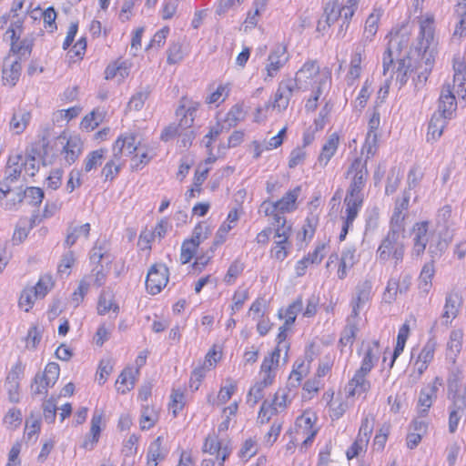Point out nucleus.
I'll list each match as a JSON object with an SVG mask.
<instances>
[{
    "label": "nucleus",
    "instance_id": "1",
    "mask_svg": "<svg viewBox=\"0 0 466 466\" xmlns=\"http://www.w3.org/2000/svg\"><path fill=\"white\" fill-rule=\"evenodd\" d=\"M368 177L367 162H363L360 158H355L346 173V177L350 178L344 198L347 209L360 211L364 200V188Z\"/></svg>",
    "mask_w": 466,
    "mask_h": 466
},
{
    "label": "nucleus",
    "instance_id": "2",
    "mask_svg": "<svg viewBox=\"0 0 466 466\" xmlns=\"http://www.w3.org/2000/svg\"><path fill=\"white\" fill-rule=\"evenodd\" d=\"M379 346V341L374 340L372 346H370L366 350L360 368L355 372L353 378L346 386L348 396H354L356 393H363L370 390V384L365 377L378 360Z\"/></svg>",
    "mask_w": 466,
    "mask_h": 466
},
{
    "label": "nucleus",
    "instance_id": "3",
    "mask_svg": "<svg viewBox=\"0 0 466 466\" xmlns=\"http://www.w3.org/2000/svg\"><path fill=\"white\" fill-rule=\"evenodd\" d=\"M433 18L427 17L423 19L420 23V34H419V43L415 47V52L418 56L420 57V62L419 67H422V64H424L425 70L431 71L432 69L434 64V56H435V47L432 46L433 42Z\"/></svg>",
    "mask_w": 466,
    "mask_h": 466
},
{
    "label": "nucleus",
    "instance_id": "4",
    "mask_svg": "<svg viewBox=\"0 0 466 466\" xmlns=\"http://www.w3.org/2000/svg\"><path fill=\"white\" fill-rule=\"evenodd\" d=\"M403 238V233L389 230L377 249L378 258L386 262L392 257L396 265L402 262L405 252Z\"/></svg>",
    "mask_w": 466,
    "mask_h": 466
},
{
    "label": "nucleus",
    "instance_id": "5",
    "mask_svg": "<svg viewBox=\"0 0 466 466\" xmlns=\"http://www.w3.org/2000/svg\"><path fill=\"white\" fill-rule=\"evenodd\" d=\"M449 391L452 394V405L450 408L449 431L454 433L460 420L466 415V388L461 389L456 381L449 383Z\"/></svg>",
    "mask_w": 466,
    "mask_h": 466
},
{
    "label": "nucleus",
    "instance_id": "6",
    "mask_svg": "<svg viewBox=\"0 0 466 466\" xmlns=\"http://www.w3.org/2000/svg\"><path fill=\"white\" fill-rule=\"evenodd\" d=\"M22 159L23 156L21 154L9 156L5 168V177L0 181V200L10 193L11 185L20 177L23 169Z\"/></svg>",
    "mask_w": 466,
    "mask_h": 466
},
{
    "label": "nucleus",
    "instance_id": "7",
    "mask_svg": "<svg viewBox=\"0 0 466 466\" xmlns=\"http://www.w3.org/2000/svg\"><path fill=\"white\" fill-rule=\"evenodd\" d=\"M301 88L302 84L299 82V78L287 77L282 79L275 94L274 107L280 111L287 109L290 98Z\"/></svg>",
    "mask_w": 466,
    "mask_h": 466
},
{
    "label": "nucleus",
    "instance_id": "8",
    "mask_svg": "<svg viewBox=\"0 0 466 466\" xmlns=\"http://www.w3.org/2000/svg\"><path fill=\"white\" fill-rule=\"evenodd\" d=\"M168 276V268L165 264H154L147 272V290L152 295L158 294L167 286Z\"/></svg>",
    "mask_w": 466,
    "mask_h": 466
},
{
    "label": "nucleus",
    "instance_id": "9",
    "mask_svg": "<svg viewBox=\"0 0 466 466\" xmlns=\"http://www.w3.org/2000/svg\"><path fill=\"white\" fill-rule=\"evenodd\" d=\"M268 64L266 66L267 76L265 80L268 78H273L279 70L284 66V65L289 61V56L287 54V47L284 45L279 44L274 46L268 56Z\"/></svg>",
    "mask_w": 466,
    "mask_h": 466
},
{
    "label": "nucleus",
    "instance_id": "10",
    "mask_svg": "<svg viewBox=\"0 0 466 466\" xmlns=\"http://www.w3.org/2000/svg\"><path fill=\"white\" fill-rule=\"evenodd\" d=\"M140 146L137 143V135L133 132H127L120 135L113 145V153L116 159H121L123 154L127 156L133 155Z\"/></svg>",
    "mask_w": 466,
    "mask_h": 466
},
{
    "label": "nucleus",
    "instance_id": "11",
    "mask_svg": "<svg viewBox=\"0 0 466 466\" xmlns=\"http://www.w3.org/2000/svg\"><path fill=\"white\" fill-rule=\"evenodd\" d=\"M55 144L62 146L68 165L75 163L82 152V141L77 136L70 137L68 139L65 136H59L56 138Z\"/></svg>",
    "mask_w": 466,
    "mask_h": 466
},
{
    "label": "nucleus",
    "instance_id": "12",
    "mask_svg": "<svg viewBox=\"0 0 466 466\" xmlns=\"http://www.w3.org/2000/svg\"><path fill=\"white\" fill-rule=\"evenodd\" d=\"M409 39L405 35H400L392 38L390 43L387 50L383 54L382 57V65H383V75H387L390 68L394 64L393 53H398L397 56L402 57L400 56L401 50L408 46Z\"/></svg>",
    "mask_w": 466,
    "mask_h": 466
},
{
    "label": "nucleus",
    "instance_id": "13",
    "mask_svg": "<svg viewBox=\"0 0 466 466\" xmlns=\"http://www.w3.org/2000/svg\"><path fill=\"white\" fill-rule=\"evenodd\" d=\"M429 222L421 221L415 223L412 228L413 248L412 255L420 257L425 251L426 246L430 240L428 235Z\"/></svg>",
    "mask_w": 466,
    "mask_h": 466
},
{
    "label": "nucleus",
    "instance_id": "14",
    "mask_svg": "<svg viewBox=\"0 0 466 466\" xmlns=\"http://www.w3.org/2000/svg\"><path fill=\"white\" fill-rule=\"evenodd\" d=\"M457 108V102L450 85L443 86L438 102V115L451 119Z\"/></svg>",
    "mask_w": 466,
    "mask_h": 466
},
{
    "label": "nucleus",
    "instance_id": "15",
    "mask_svg": "<svg viewBox=\"0 0 466 466\" xmlns=\"http://www.w3.org/2000/svg\"><path fill=\"white\" fill-rule=\"evenodd\" d=\"M380 124V115L379 111L374 110L370 120H369V131L366 136L364 148L367 150V157H372L376 153L377 143H378V134L377 130L379 129Z\"/></svg>",
    "mask_w": 466,
    "mask_h": 466
},
{
    "label": "nucleus",
    "instance_id": "16",
    "mask_svg": "<svg viewBox=\"0 0 466 466\" xmlns=\"http://www.w3.org/2000/svg\"><path fill=\"white\" fill-rule=\"evenodd\" d=\"M442 384V380L439 377L434 379L431 384H429L426 388H423L420 392L418 403L423 409L420 410L421 416H426L429 409L432 405V401L437 398L438 385Z\"/></svg>",
    "mask_w": 466,
    "mask_h": 466
},
{
    "label": "nucleus",
    "instance_id": "17",
    "mask_svg": "<svg viewBox=\"0 0 466 466\" xmlns=\"http://www.w3.org/2000/svg\"><path fill=\"white\" fill-rule=\"evenodd\" d=\"M396 59L397 66H393L392 73L397 74L396 81L400 84V88H401L407 84L409 74L413 71V67L409 56H404L403 57L397 56Z\"/></svg>",
    "mask_w": 466,
    "mask_h": 466
},
{
    "label": "nucleus",
    "instance_id": "18",
    "mask_svg": "<svg viewBox=\"0 0 466 466\" xmlns=\"http://www.w3.org/2000/svg\"><path fill=\"white\" fill-rule=\"evenodd\" d=\"M461 303L462 298L458 292L451 291L446 296L444 312L442 314V318L445 319L444 323L446 326L450 322L448 320L450 318L454 319L457 317Z\"/></svg>",
    "mask_w": 466,
    "mask_h": 466
},
{
    "label": "nucleus",
    "instance_id": "19",
    "mask_svg": "<svg viewBox=\"0 0 466 466\" xmlns=\"http://www.w3.org/2000/svg\"><path fill=\"white\" fill-rule=\"evenodd\" d=\"M371 286L370 282L365 281L356 288V297L352 300L351 317L357 318L360 309L369 301L370 297Z\"/></svg>",
    "mask_w": 466,
    "mask_h": 466
},
{
    "label": "nucleus",
    "instance_id": "20",
    "mask_svg": "<svg viewBox=\"0 0 466 466\" xmlns=\"http://www.w3.org/2000/svg\"><path fill=\"white\" fill-rule=\"evenodd\" d=\"M102 418V411L95 410L91 420L90 433L86 437L82 445L83 448L92 450L94 445L98 441L101 432Z\"/></svg>",
    "mask_w": 466,
    "mask_h": 466
},
{
    "label": "nucleus",
    "instance_id": "21",
    "mask_svg": "<svg viewBox=\"0 0 466 466\" xmlns=\"http://www.w3.org/2000/svg\"><path fill=\"white\" fill-rule=\"evenodd\" d=\"M354 247L346 248L342 253L338 269V278L343 279L347 276V269L351 268L359 260V256Z\"/></svg>",
    "mask_w": 466,
    "mask_h": 466
},
{
    "label": "nucleus",
    "instance_id": "22",
    "mask_svg": "<svg viewBox=\"0 0 466 466\" xmlns=\"http://www.w3.org/2000/svg\"><path fill=\"white\" fill-rule=\"evenodd\" d=\"M339 143V137L337 133L331 134L321 148L318 157L319 165L326 167L331 157L335 155Z\"/></svg>",
    "mask_w": 466,
    "mask_h": 466
},
{
    "label": "nucleus",
    "instance_id": "23",
    "mask_svg": "<svg viewBox=\"0 0 466 466\" xmlns=\"http://www.w3.org/2000/svg\"><path fill=\"white\" fill-rule=\"evenodd\" d=\"M275 374H269L264 376L262 380L257 382L248 391V402H251V405L254 406L257 404L263 397V391L265 388L271 385L274 381Z\"/></svg>",
    "mask_w": 466,
    "mask_h": 466
},
{
    "label": "nucleus",
    "instance_id": "24",
    "mask_svg": "<svg viewBox=\"0 0 466 466\" xmlns=\"http://www.w3.org/2000/svg\"><path fill=\"white\" fill-rule=\"evenodd\" d=\"M163 437L158 436L148 447L147 465L157 466L158 461H163L167 451L162 448Z\"/></svg>",
    "mask_w": 466,
    "mask_h": 466
},
{
    "label": "nucleus",
    "instance_id": "25",
    "mask_svg": "<svg viewBox=\"0 0 466 466\" xmlns=\"http://www.w3.org/2000/svg\"><path fill=\"white\" fill-rule=\"evenodd\" d=\"M60 368L56 362H49L43 373L37 372L34 378L35 384H38L39 380H46L47 385H55L59 378Z\"/></svg>",
    "mask_w": 466,
    "mask_h": 466
},
{
    "label": "nucleus",
    "instance_id": "26",
    "mask_svg": "<svg viewBox=\"0 0 466 466\" xmlns=\"http://www.w3.org/2000/svg\"><path fill=\"white\" fill-rule=\"evenodd\" d=\"M137 373L138 370L134 371L132 368L124 369L116 380L117 391L125 394L130 390L135 385V374Z\"/></svg>",
    "mask_w": 466,
    "mask_h": 466
},
{
    "label": "nucleus",
    "instance_id": "27",
    "mask_svg": "<svg viewBox=\"0 0 466 466\" xmlns=\"http://www.w3.org/2000/svg\"><path fill=\"white\" fill-rule=\"evenodd\" d=\"M448 118L434 113L429 122L427 139L437 140L442 134Z\"/></svg>",
    "mask_w": 466,
    "mask_h": 466
},
{
    "label": "nucleus",
    "instance_id": "28",
    "mask_svg": "<svg viewBox=\"0 0 466 466\" xmlns=\"http://www.w3.org/2000/svg\"><path fill=\"white\" fill-rule=\"evenodd\" d=\"M300 191L301 187L298 186L294 189L287 192L279 200L277 201L281 213L290 212L296 208V201Z\"/></svg>",
    "mask_w": 466,
    "mask_h": 466
},
{
    "label": "nucleus",
    "instance_id": "29",
    "mask_svg": "<svg viewBox=\"0 0 466 466\" xmlns=\"http://www.w3.org/2000/svg\"><path fill=\"white\" fill-rule=\"evenodd\" d=\"M435 273V268L433 262L426 263L420 274L419 277V289L424 292L428 293L431 288V280Z\"/></svg>",
    "mask_w": 466,
    "mask_h": 466
},
{
    "label": "nucleus",
    "instance_id": "30",
    "mask_svg": "<svg viewBox=\"0 0 466 466\" xmlns=\"http://www.w3.org/2000/svg\"><path fill=\"white\" fill-rule=\"evenodd\" d=\"M45 194L43 189L36 187H26L23 192L18 193V201L21 202L24 198H25L28 203L32 206H39L43 199Z\"/></svg>",
    "mask_w": 466,
    "mask_h": 466
},
{
    "label": "nucleus",
    "instance_id": "31",
    "mask_svg": "<svg viewBox=\"0 0 466 466\" xmlns=\"http://www.w3.org/2000/svg\"><path fill=\"white\" fill-rule=\"evenodd\" d=\"M21 64L18 59L13 61L9 67H7L6 61L3 67V80L11 86H15L16 81L19 79L21 74Z\"/></svg>",
    "mask_w": 466,
    "mask_h": 466
},
{
    "label": "nucleus",
    "instance_id": "32",
    "mask_svg": "<svg viewBox=\"0 0 466 466\" xmlns=\"http://www.w3.org/2000/svg\"><path fill=\"white\" fill-rule=\"evenodd\" d=\"M319 73V66L316 61H308L297 72L296 78H299V82L301 84L308 83V80L313 79Z\"/></svg>",
    "mask_w": 466,
    "mask_h": 466
},
{
    "label": "nucleus",
    "instance_id": "33",
    "mask_svg": "<svg viewBox=\"0 0 466 466\" xmlns=\"http://www.w3.org/2000/svg\"><path fill=\"white\" fill-rule=\"evenodd\" d=\"M31 119V114L26 110H18L15 112L10 121V127L16 134L22 133Z\"/></svg>",
    "mask_w": 466,
    "mask_h": 466
},
{
    "label": "nucleus",
    "instance_id": "34",
    "mask_svg": "<svg viewBox=\"0 0 466 466\" xmlns=\"http://www.w3.org/2000/svg\"><path fill=\"white\" fill-rule=\"evenodd\" d=\"M106 152V150L103 148L91 151L84 160V171L88 173L101 166L105 159Z\"/></svg>",
    "mask_w": 466,
    "mask_h": 466
},
{
    "label": "nucleus",
    "instance_id": "35",
    "mask_svg": "<svg viewBox=\"0 0 466 466\" xmlns=\"http://www.w3.org/2000/svg\"><path fill=\"white\" fill-rule=\"evenodd\" d=\"M410 333V326L407 323H404L399 329L397 343L392 354V358L390 360V367L391 368L396 360V359L400 355L403 351L406 341L408 339Z\"/></svg>",
    "mask_w": 466,
    "mask_h": 466
},
{
    "label": "nucleus",
    "instance_id": "36",
    "mask_svg": "<svg viewBox=\"0 0 466 466\" xmlns=\"http://www.w3.org/2000/svg\"><path fill=\"white\" fill-rule=\"evenodd\" d=\"M353 319L351 316L348 318V323L341 332L339 344L343 346L351 345L358 331L357 324L353 322Z\"/></svg>",
    "mask_w": 466,
    "mask_h": 466
},
{
    "label": "nucleus",
    "instance_id": "37",
    "mask_svg": "<svg viewBox=\"0 0 466 466\" xmlns=\"http://www.w3.org/2000/svg\"><path fill=\"white\" fill-rule=\"evenodd\" d=\"M454 85L458 86V91H463L466 94V64L464 62H456L453 65Z\"/></svg>",
    "mask_w": 466,
    "mask_h": 466
},
{
    "label": "nucleus",
    "instance_id": "38",
    "mask_svg": "<svg viewBox=\"0 0 466 466\" xmlns=\"http://www.w3.org/2000/svg\"><path fill=\"white\" fill-rule=\"evenodd\" d=\"M435 349L436 340L432 337L425 343L416 361L423 363L424 365L428 366L429 363H431V360H433Z\"/></svg>",
    "mask_w": 466,
    "mask_h": 466
},
{
    "label": "nucleus",
    "instance_id": "39",
    "mask_svg": "<svg viewBox=\"0 0 466 466\" xmlns=\"http://www.w3.org/2000/svg\"><path fill=\"white\" fill-rule=\"evenodd\" d=\"M463 333L461 329H454L450 334V339L447 344L448 351L453 356H457L462 348Z\"/></svg>",
    "mask_w": 466,
    "mask_h": 466
},
{
    "label": "nucleus",
    "instance_id": "40",
    "mask_svg": "<svg viewBox=\"0 0 466 466\" xmlns=\"http://www.w3.org/2000/svg\"><path fill=\"white\" fill-rule=\"evenodd\" d=\"M119 161L120 159H116L113 155L112 158L106 163L101 171V175L105 177L106 181H112L118 175L121 169V164Z\"/></svg>",
    "mask_w": 466,
    "mask_h": 466
},
{
    "label": "nucleus",
    "instance_id": "41",
    "mask_svg": "<svg viewBox=\"0 0 466 466\" xmlns=\"http://www.w3.org/2000/svg\"><path fill=\"white\" fill-rule=\"evenodd\" d=\"M32 48L33 40L28 38H24L23 40L19 41V43L11 44V51L14 54L18 55V59L28 57L32 52Z\"/></svg>",
    "mask_w": 466,
    "mask_h": 466
},
{
    "label": "nucleus",
    "instance_id": "42",
    "mask_svg": "<svg viewBox=\"0 0 466 466\" xmlns=\"http://www.w3.org/2000/svg\"><path fill=\"white\" fill-rule=\"evenodd\" d=\"M52 286V278L50 276H44L30 289H33L35 299H43L51 289Z\"/></svg>",
    "mask_w": 466,
    "mask_h": 466
},
{
    "label": "nucleus",
    "instance_id": "43",
    "mask_svg": "<svg viewBox=\"0 0 466 466\" xmlns=\"http://www.w3.org/2000/svg\"><path fill=\"white\" fill-rule=\"evenodd\" d=\"M90 232V224L86 223L80 227H76L73 228L71 232L67 233L66 238L65 240V245L66 247L73 246L80 235H84L86 238L88 237Z\"/></svg>",
    "mask_w": 466,
    "mask_h": 466
},
{
    "label": "nucleus",
    "instance_id": "44",
    "mask_svg": "<svg viewBox=\"0 0 466 466\" xmlns=\"http://www.w3.org/2000/svg\"><path fill=\"white\" fill-rule=\"evenodd\" d=\"M198 248V243L194 240L186 239L181 246L180 261L182 264L188 263L195 256L197 248Z\"/></svg>",
    "mask_w": 466,
    "mask_h": 466
},
{
    "label": "nucleus",
    "instance_id": "45",
    "mask_svg": "<svg viewBox=\"0 0 466 466\" xmlns=\"http://www.w3.org/2000/svg\"><path fill=\"white\" fill-rule=\"evenodd\" d=\"M380 17L378 15L370 14L365 23L363 37L366 41H372L373 36L376 35L378 31V24Z\"/></svg>",
    "mask_w": 466,
    "mask_h": 466
},
{
    "label": "nucleus",
    "instance_id": "46",
    "mask_svg": "<svg viewBox=\"0 0 466 466\" xmlns=\"http://www.w3.org/2000/svg\"><path fill=\"white\" fill-rule=\"evenodd\" d=\"M103 120V115L96 110L86 115L81 121V128L86 131L94 130Z\"/></svg>",
    "mask_w": 466,
    "mask_h": 466
},
{
    "label": "nucleus",
    "instance_id": "47",
    "mask_svg": "<svg viewBox=\"0 0 466 466\" xmlns=\"http://www.w3.org/2000/svg\"><path fill=\"white\" fill-rule=\"evenodd\" d=\"M151 93V89L149 86H147L146 87L142 88L140 91L137 92L130 99L128 106L131 108H134L135 110H140L145 101L148 98L149 95Z\"/></svg>",
    "mask_w": 466,
    "mask_h": 466
},
{
    "label": "nucleus",
    "instance_id": "48",
    "mask_svg": "<svg viewBox=\"0 0 466 466\" xmlns=\"http://www.w3.org/2000/svg\"><path fill=\"white\" fill-rule=\"evenodd\" d=\"M43 158V164L46 165V159L49 156V142L43 139L42 149L32 147L26 148L25 159H35L36 157Z\"/></svg>",
    "mask_w": 466,
    "mask_h": 466
},
{
    "label": "nucleus",
    "instance_id": "49",
    "mask_svg": "<svg viewBox=\"0 0 466 466\" xmlns=\"http://www.w3.org/2000/svg\"><path fill=\"white\" fill-rule=\"evenodd\" d=\"M373 431V419H370L368 415L365 416L361 420V425L359 430L357 438L359 441L365 442L368 444L370 437Z\"/></svg>",
    "mask_w": 466,
    "mask_h": 466
},
{
    "label": "nucleus",
    "instance_id": "50",
    "mask_svg": "<svg viewBox=\"0 0 466 466\" xmlns=\"http://www.w3.org/2000/svg\"><path fill=\"white\" fill-rule=\"evenodd\" d=\"M303 301L299 297L295 301H293L286 309V325H292L297 318L299 312L302 310Z\"/></svg>",
    "mask_w": 466,
    "mask_h": 466
},
{
    "label": "nucleus",
    "instance_id": "51",
    "mask_svg": "<svg viewBox=\"0 0 466 466\" xmlns=\"http://www.w3.org/2000/svg\"><path fill=\"white\" fill-rule=\"evenodd\" d=\"M181 105L177 107L176 114L180 116L181 114L187 113L190 116H194L196 112L200 106V103L198 101L187 100L186 97L181 99Z\"/></svg>",
    "mask_w": 466,
    "mask_h": 466
},
{
    "label": "nucleus",
    "instance_id": "52",
    "mask_svg": "<svg viewBox=\"0 0 466 466\" xmlns=\"http://www.w3.org/2000/svg\"><path fill=\"white\" fill-rule=\"evenodd\" d=\"M167 53V62L169 65L177 64V63L181 62L184 58L182 46L179 43L170 44Z\"/></svg>",
    "mask_w": 466,
    "mask_h": 466
},
{
    "label": "nucleus",
    "instance_id": "53",
    "mask_svg": "<svg viewBox=\"0 0 466 466\" xmlns=\"http://www.w3.org/2000/svg\"><path fill=\"white\" fill-rule=\"evenodd\" d=\"M157 415L156 414L153 409H150L147 406H143L140 420L142 430H148L151 427H153L155 422L157 421Z\"/></svg>",
    "mask_w": 466,
    "mask_h": 466
},
{
    "label": "nucleus",
    "instance_id": "54",
    "mask_svg": "<svg viewBox=\"0 0 466 466\" xmlns=\"http://www.w3.org/2000/svg\"><path fill=\"white\" fill-rule=\"evenodd\" d=\"M211 231L208 228V226L206 223H198L192 233L190 240H194L195 243H198V246L200 245V243L208 238Z\"/></svg>",
    "mask_w": 466,
    "mask_h": 466
},
{
    "label": "nucleus",
    "instance_id": "55",
    "mask_svg": "<svg viewBox=\"0 0 466 466\" xmlns=\"http://www.w3.org/2000/svg\"><path fill=\"white\" fill-rule=\"evenodd\" d=\"M56 400L51 398L43 403V413L44 419L47 423H53L56 417Z\"/></svg>",
    "mask_w": 466,
    "mask_h": 466
},
{
    "label": "nucleus",
    "instance_id": "56",
    "mask_svg": "<svg viewBox=\"0 0 466 466\" xmlns=\"http://www.w3.org/2000/svg\"><path fill=\"white\" fill-rule=\"evenodd\" d=\"M406 214L400 211L393 210V214L390 221V230H396V232L404 233V220Z\"/></svg>",
    "mask_w": 466,
    "mask_h": 466
},
{
    "label": "nucleus",
    "instance_id": "57",
    "mask_svg": "<svg viewBox=\"0 0 466 466\" xmlns=\"http://www.w3.org/2000/svg\"><path fill=\"white\" fill-rule=\"evenodd\" d=\"M358 211L346 208V218L343 219L342 228L339 236V241H343L346 238L349 229L352 226L353 221L358 216Z\"/></svg>",
    "mask_w": 466,
    "mask_h": 466
},
{
    "label": "nucleus",
    "instance_id": "58",
    "mask_svg": "<svg viewBox=\"0 0 466 466\" xmlns=\"http://www.w3.org/2000/svg\"><path fill=\"white\" fill-rule=\"evenodd\" d=\"M325 23L328 26L333 25L341 17L340 7L336 5H328L324 11Z\"/></svg>",
    "mask_w": 466,
    "mask_h": 466
},
{
    "label": "nucleus",
    "instance_id": "59",
    "mask_svg": "<svg viewBox=\"0 0 466 466\" xmlns=\"http://www.w3.org/2000/svg\"><path fill=\"white\" fill-rule=\"evenodd\" d=\"M304 366V363L301 362L298 365L296 369H294L288 380L287 383V390L290 391L291 389H296L300 385V382L302 380V370H300Z\"/></svg>",
    "mask_w": 466,
    "mask_h": 466
},
{
    "label": "nucleus",
    "instance_id": "60",
    "mask_svg": "<svg viewBox=\"0 0 466 466\" xmlns=\"http://www.w3.org/2000/svg\"><path fill=\"white\" fill-rule=\"evenodd\" d=\"M42 335L41 332L38 330L37 327L33 326L28 329L26 338H25V343L26 348L35 350L36 349L37 345L41 341Z\"/></svg>",
    "mask_w": 466,
    "mask_h": 466
},
{
    "label": "nucleus",
    "instance_id": "61",
    "mask_svg": "<svg viewBox=\"0 0 466 466\" xmlns=\"http://www.w3.org/2000/svg\"><path fill=\"white\" fill-rule=\"evenodd\" d=\"M277 412L276 407H273L268 400H264L260 407L258 419L260 423H267L269 421L271 416Z\"/></svg>",
    "mask_w": 466,
    "mask_h": 466
},
{
    "label": "nucleus",
    "instance_id": "62",
    "mask_svg": "<svg viewBox=\"0 0 466 466\" xmlns=\"http://www.w3.org/2000/svg\"><path fill=\"white\" fill-rule=\"evenodd\" d=\"M289 393V391L287 389H280L275 393L271 405L276 407L277 411L279 409L284 410L287 408Z\"/></svg>",
    "mask_w": 466,
    "mask_h": 466
},
{
    "label": "nucleus",
    "instance_id": "63",
    "mask_svg": "<svg viewBox=\"0 0 466 466\" xmlns=\"http://www.w3.org/2000/svg\"><path fill=\"white\" fill-rule=\"evenodd\" d=\"M168 33H169V28L168 27H163L162 29L157 31L154 35V36L151 39L149 45L147 46V50L150 49V48H153V47L159 48L162 46H164V44L166 43V39L167 37Z\"/></svg>",
    "mask_w": 466,
    "mask_h": 466
},
{
    "label": "nucleus",
    "instance_id": "64",
    "mask_svg": "<svg viewBox=\"0 0 466 466\" xmlns=\"http://www.w3.org/2000/svg\"><path fill=\"white\" fill-rule=\"evenodd\" d=\"M243 116L244 113L242 107L238 105H235L227 114L225 121L228 122V127H231L236 126L238 122L243 118Z\"/></svg>",
    "mask_w": 466,
    "mask_h": 466
}]
</instances>
